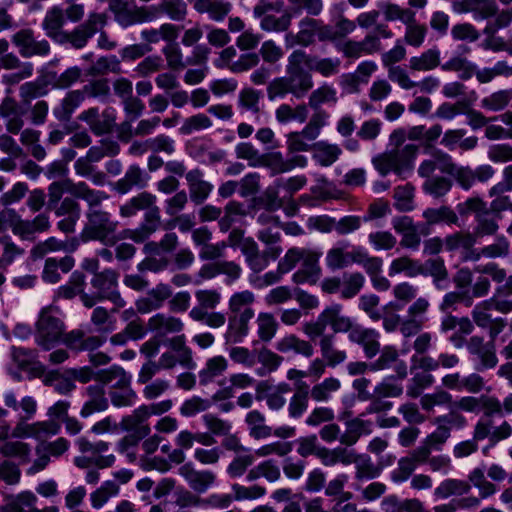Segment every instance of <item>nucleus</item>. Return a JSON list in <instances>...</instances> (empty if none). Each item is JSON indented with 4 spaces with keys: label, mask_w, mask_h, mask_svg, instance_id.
Masks as SVG:
<instances>
[{
    "label": "nucleus",
    "mask_w": 512,
    "mask_h": 512,
    "mask_svg": "<svg viewBox=\"0 0 512 512\" xmlns=\"http://www.w3.org/2000/svg\"><path fill=\"white\" fill-rule=\"evenodd\" d=\"M228 368V361L225 357L219 355L207 360L205 367L200 371L202 382H210L215 377L221 375Z\"/></svg>",
    "instance_id": "4d7b16f0"
},
{
    "label": "nucleus",
    "mask_w": 512,
    "mask_h": 512,
    "mask_svg": "<svg viewBox=\"0 0 512 512\" xmlns=\"http://www.w3.org/2000/svg\"><path fill=\"white\" fill-rule=\"evenodd\" d=\"M189 317L196 322H201L214 329L224 326L227 320L223 312L213 310L202 312V309H191L189 311Z\"/></svg>",
    "instance_id": "8fccbe9b"
},
{
    "label": "nucleus",
    "mask_w": 512,
    "mask_h": 512,
    "mask_svg": "<svg viewBox=\"0 0 512 512\" xmlns=\"http://www.w3.org/2000/svg\"><path fill=\"white\" fill-rule=\"evenodd\" d=\"M317 458H319L321 463L327 467L335 466L337 464L347 466L356 462V454L352 450L342 447L329 449L322 446Z\"/></svg>",
    "instance_id": "393cba45"
},
{
    "label": "nucleus",
    "mask_w": 512,
    "mask_h": 512,
    "mask_svg": "<svg viewBox=\"0 0 512 512\" xmlns=\"http://www.w3.org/2000/svg\"><path fill=\"white\" fill-rule=\"evenodd\" d=\"M67 185L70 194L74 195L77 198L85 200L91 208L93 206H97L104 199L107 198L105 192L90 189L85 182H69L67 183Z\"/></svg>",
    "instance_id": "c9c22d12"
},
{
    "label": "nucleus",
    "mask_w": 512,
    "mask_h": 512,
    "mask_svg": "<svg viewBox=\"0 0 512 512\" xmlns=\"http://www.w3.org/2000/svg\"><path fill=\"white\" fill-rule=\"evenodd\" d=\"M422 216L428 225H435L439 223L451 225L458 222L457 214L448 206L427 208L423 211Z\"/></svg>",
    "instance_id": "a19ab883"
},
{
    "label": "nucleus",
    "mask_w": 512,
    "mask_h": 512,
    "mask_svg": "<svg viewBox=\"0 0 512 512\" xmlns=\"http://www.w3.org/2000/svg\"><path fill=\"white\" fill-rule=\"evenodd\" d=\"M439 170L453 176L464 190H469L475 184L474 170L469 166L456 165L450 155H441Z\"/></svg>",
    "instance_id": "f3484780"
},
{
    "label": "nucleus",
    "mask_w": 512,
    "mask_h": 512,
    "mask_svg": "<svg viewBox=\"0 0 512 512\" xmlns=\"http://www.w3.org/2000/svg\"><path fill=\"white\" fill-rule=\"evenodd\" d=\"M440 52L436 49H429L420 56L411 57L409 67L413 71H429L439 65Z\"/></svg>",
    "instance_id": "49530a36"
},
{
    "label": "nucleus",
    "mask_w": 512,
    "mask_h": 512,
    "mask_svg": "<svg viewBox=\"0 0 512 512\" xmlns=\"http://www.w3.org/2000/svg\"><path fill=\"white\" fill-rule=\"evenodd\" d=\"M275 348L278 352L287 354L295 353L304 357H311L314 353L312 344L304 339L299 338L295 334H286L275 343Z\"/></svg>",
    "instance_id": "5701e85b"
},
{
    "label": "nucleus",
    "mask_w": 512,
    "mask_h": 512,
    "mask_svg": "<svg viewBox=\"0 0 512 512\" xmlns=\"http://www.w3.org/2000/svg\"><path fill=\"white\" fill-rule=\"evenodd\" d=\"M257 335L263 342H270L278 331V322L270 312H259L256 317Z\"/></svg>",
    "instance_id": "58836bf2"
},
{
    "label": "nucleus",
    "mask_w": 512,
    "mask_h": 512,
    "mask_svg": "<svg viewBox=\"0 0 512 512\" xmlns=\"http://www.w3.org/2000/svg\"><path fill=\"white\" fill-rule=\"evenodd\" d=\"M339 52L346 58L358 59L372 55L381 50V42L375 35H366L362 40H346L337 46Z\"/></svg>",
    "instance_id": "1a4fd4ad"
},
{
    "label": "nucleus",
    "mask_w": 512,
    "mask_h": 512,
    "mask_svg": "<svg viewBox=\"0 0 512 512\" xmlns=\"http://www.w3.org/2000/svg\"><path fill=\"white\" fill-rule=\"evenodd\" d=\"M91 323L104 333H110L116 329V320L104 307H96L92 311Z\"/></svg>",
    "instance_id": "774afa93"
},
{
    "label": "nucleus",
    "mask_w": 512,
    "mask_h": 512,
    "mask_svg": "<svg viewBox=\"0 0 512 512\" xmlns=\"http://www.w3.org/2000/svg\"><path fill=\"white\" fill-rule=\"evenodd\" d=\"M321 256L322 252L318 249L292 247L280 259V267L282 271L290 272L300 263L299 269L292 276L293 282L316 284L322 276L319 264Z\"/></svg>",
    "instance_id": "f257e3e1"
},
{
    "label": "nucleus",
    "mask_w": 512,
    "mask_h": 512,
    "mask_svg": "<svg viewBox=\"0 0 512 512\" xmlns=\"http://www.w3.org/2000/svg\"><path fill=\"white\" fill-rule=\"evenodd\" d=\"M11 357L19 369L34 377L44 372V367L41 362L37 360V354L33 350L22 347H12Z\"/></svg>",
    "instance_id": "412c9836"
},
{
    "label": "nucleus",
    "mask_w": 512,
    "mask_h": 512,
    "mask_svg": "<svg viewBox=\"0 0 512 512\" xmlns=\"http://www.w3.org/2000/svg\"><path fill=\"white\" fill-rule=\"evenodd\" d=\"M334 343V335L323 336L319 341L321 355L330 367H335L343 363L347 358L346 352L344 350L337 349Z\"/></svg>",
    "instance_id": "473e14b6"
},
{
    "label": "nucleus",
    "mask_w": 512,
    "mask_h": 512,
    "mask_svg": "<svg viewBox=\"0 0 512 512\" xmlns=\"http://www.w3.org/2000/svg\"><path fill=\"white\" fill-rule=\"evenodd\" d=\"M104 23L105 16L103 14H91L83 25L79 26L71 34H68L65 37L73 47L78 49L83 48L88 39L97 33L99 29L103 27Z\"/></svg>",
    "instance_id": "ddd939ff"
},
{
    "label": "nucleus",
    "mask_w": 512,
    "mask_h": 512,
    "mask_svg": "<svg viewBox=\"0 0 512 512\" xmlns=\"http://www.w3.org/2000/svg\"><path fill=\"white\" fill-rule=\"evenodd\" d=\"M309 405V386L300 381L296 384V391L288 403V414L293 419L301 418L307 411Z\"/></svg>",
    "instance_id": "cd10ccee"
},
{
    "label": "nucleus",
    "mask_w": 512,
    "mask_h": 512,
    "mask_svg": "<svg viewBox=\"0 0 512 512\" xmlns=\"http://www.w3.org/2000/svg\"><path fill=\"white\" fill-rule=\"evenodd\" d=\"M194 9L201 14H208L216 22H222L232 10V4L225 0H196Z\"/></svg>",
    "instance_id": "b1692460"
},
{
    "label": "nucleus",
    "mask_w": 512,
    "mask_h": 512,
    "mask_svg": "<svg viewBox=\"0 0 512 512\" xmlns=\"http://www.w3.org/2000/svg\"><path fill=\"white\" fill-rule=\"evenodd\" d=\"M146 184V178L139 166L131 165L126 171L124 177L117 183L121 193L128 192L132 187H143Z\"/></svg>",
    "instance_id": "6e6d98bb"
},
{
    "label": "nucleus",
    "mask_w": 512,
    "mask_h": 512,
    "mask_svg": "<svg viewBox=\"0 0 512 512\" xmlns=\"http://www.w3.org/2000/svg\"><path fill=\"white\" fill-rule=\"evenodd\" d=\"M380 13L383 14L386 21H401L402 23H408L415 18V12L410 9H404L398 4L384 1L377 4Z\"/></svg>",
    "instance_id": "ea45409f"
},
{
    "label": "nucleus",
    "mask_w": 512,
    "mask_h": 512,
    "mask_svg": "<svg viewBox=\"0 0 512 512\" xmlns=\"http://www.w3.org/2000/svg\"><path fill=\"white\" fill-rule=\"evenodd\" d=\"M245 422L249 435L254 439H265L272 436V428L265 424V416L258 410H251L246 414Z\"/></svg>",
    "instance_id": "72a5a7b5"
},
{
    "label": "nucleus",
    "mask_w": 512,
    "mask_h": 512,
    "mask_svg": "<svg viewBox=\"0 0 512 512\" xmlns=\"http://www.w3.org/2000/svg\"><path fill=\"white\" fill-rule=\"evenodd\" d=\"M442 70L457 72L462 80H468L474 75L476 65L466 58L453 57L442 65Z\"/></svg>",
    "instance_id": "13d9d810"
},
{
    "label": "nucleus",
    "mask_w": 512,
    "mask_h": 512,
    "mask_svg": "<svg viewBox=\"0 0 512 512\" xmlns=\"http://www.w3.org/2000/svg\"><path fill=\"white\" fill-rule=\"evenodd\" d=\"M424 269L418 260H414L408 256H401L393 259L388 267V275L394 277L398 274H404L413 278L423 274Z\"/></svg>",
    "instance_id": "2f4dec72"
},
{
    "label": "nucleus",
    "mask_w": 512,
    "mask_h": 512,
    "mask_svg": "<svg viewBox=\"0 0 512 512\" xmlns=\"http://www.w3.org/2000/svg\"><path fill=\"white\" fill-rule=\"evenodd\" d=\"M96 378L103 384H110V390L131 387L132 376L120 366L101 370Z\"/></svg>",
    "instance_id": "bb28decb"
},
{
    "label": "nucleus",
    "mask_w": 512,
    "mask_h": 512,
    "mask_svg": "<svg viewBox=\"0 0 512 512\" xmlns=\"http://www.w3.org/2000/svg\"><path fill=\"white\" fill-rule=\"evenodd\" d=\"M341 304L333 303L326 306L319 314L325 328L330 327L334 333H348L353 322L350 317L342 313Z\"/></svg>",
    "instance_id": "2eb2a0df"
},
{
    "label": "nucleus",
    "mask_w": 512,
    "mask_h": 512,
    "mask_svg": "<svg viewBox=\"0 0 512 512\" xmlns=\"http://www.w3.org/2000/svg\"><path fill=\"white\" fill-rule=\"evenodd\" d=\"M340 388L341 382L338 378H325L322 382L312 387L311 397L317 402H327L331 399L332 394Z\"/></svg>",
    "instance_id": "a18cd8bd"
},
{
    "label": "nucleus",
    "mask_w": 512,
    "mask_h": 512,
    "mask_svg": "<svg viewBox=\"0 0 512 512\" xmlns=\"http://www.w3.org/2000/svg\"><path fill=\"white\" fill-rule=\"evenodd\" d=\"M306 65L310 70L316 71L324 77H329L339 72L340 60L338 58H316L306 55Z\"/></svg>",
    "instance_id": "37998d69"
},
{
    "label": "nucleus",
    "mask_w": 512,
    "mask_h": 512,
    "mask_svg": "<svg viewBox=\"0 0 512 512\" xmlns=\"http://www.w3.org/2000/svg\"><path fill=\"white\" fill-rule=\"evenodd\" d=\"M361 247L360 245H352L347 240L336 242L326 252L325 264L327 268L331 271H336L356 264Z\"/></svg>",
    "instance_id": "423d86ee"
},
{
    "label": "nucleus",
    "mask_w": 512,
    "mask_h": 512,
    "mask_svg": "<svg viewBox=\"0 0 512 512\" xmlns=\"http://www.w3.org/2000/svg\"><path fill=\"white\" fill-rule=\"evenodd\" d=\"M467 8L464 12L473 11L475 20H483L493 16L497 11L495 0H464Z\"/></svg>",
    "instance_id": "603ef678"
},
{
    "label": "nucleus",
    "mask_w": 512,
    "mask_h": 512,
    "mask_svg": "<svg viewBox=\"0 0 512 512\" xmlns=\"http://www.w3.org/2000/svg\"><path fill=\"white\" fill-rule=\"evenodd\" d=\"M337 99L336 89L331 85L324 84L311 93L308 103L311 108L317 109L323 104L334 105Z\"/></svg>",
    "instance_id": "5fc2aeb1"
},
{
    "label": "nucleus",
    "mask_w": 512,
    "mask_h": 512,
    "mask_svg": "<svg viewBox=\"0 0 512 512\" xmlns=\"http://www.w3.org/2000/svg\"><path fill=\"white\" fill-rule=\"evenodd\" d=\"M470 489L471 485L465 480L447 478L434 489L433 496L435 500H445L451 496L468 494Z\"/></svg>",
    "instance_id": "a878e982"
},
{
    "label": "nucleus",
    "mask_w": 512,
    "mask_h": 512,
    "mask_svg": "<svg viewBox=\"0 0 512 512\" xmlns=\"http://www.w3.org/2000/svg\"><path fill=\"white\" fill-rule=\"evenodd\" d=\"M179 474L185 479L190 488L197 493H205L216 483V474L210 470H196L187 463L179 468Z\"/></svg>",
    "instance_id": "9b49d317"
},
{
    "label": "nucleus",
    "mask_w": 512,
    "mask_h": 512,
    "mask_svg": "<svg viewBox=\"0 0 512 512\" xmlns=\"http://www.w3.org/2000/svg\"><path fill=\"white\" fill-rule=\"evenodd\" d=\"M37 497L31 491H22L21 493L8 498L9 512H32L36 510Z\"/></svg>",
    "instance_id": "09e8293b"
},
{
    "label": "nucleus",
    "mask_w": 512,
    "mask_h": 512,
    "mask_svg": "<svg viewBox=\"0 0 512 512\" xmlns=\"http://www.w3.org/2000/svg\"><path fill=\"white\" fill-rule=\"evenodd\" d=\"M469 349L479 357L484 368H493L497 365L498 359L493 347L483 346L481 338L472 337Z\"/></svg>",
    "instance_id": "3c124183"
},
{
    "label": "nucleus",
    "mask_w": 512,
    "mask_h": 512,
    "mask_svg": "<svg viewBox=\"0 0 512 512\" xmlns=\"http://www.w3.org/2000/svg\"><path fill=\"white\" fill-rule=\"evenodd\" d=\"M368 242L376 251L391 250L397 244V238L389 231L378 230L369 233Z\"/></svg>",
    "instance_id": "69168bd1"
},
{
    "label": "nucleus",
    "mask_w": 512,
    "mask_h": 512,
    "mask_svg": "<svg viewBox=\"0 0 512 512\" xmlns=\"http://www.w3.org/2000/svg\"><path fill=\"white\" fill-rule=\"evenodd\" d=\"M0 452L6 457L18 459L23 464L30 460L31 447L22 441H7L1 446Z\"/></svg>",
    "instance_id": "864d4df0"
},
{
    "label": "nucleus",
    "mask_w": 512,
    "mask_h": 512,
    "mask_svg": "<svg viewBox=\"0 0 512 512\" xmlns=\"http://www.w3.org/2000/svg\"><path fill=\"white\" fill-rule=\"evenodd\" d=\"M88 223L81 233L84 242L97 240L104 245H114L117 241L115 231L118 222L111 218L108 212L99 209H90L87 214Z\"/></svg>",
    "instance_id": "f03ea898"
},
{
    "label": "nucleus",
    "mask_w": 512,
    "mask_h": 512,
    "mask_svg": "<svg viewBox=\"0 0 512 512\" xmlns=\"http://www.w3.org/2000/svg\"><path fill=\"white\" fill-rule=\"evenodd\" d=\"M341 154L342 149L338 144L319 141L313 145V159L323 167H329L334 164Z\"/></svg>",
    "instance_id": "7c9ffc66"
},
{
    "label": "nucleus",
    "mask_w": 512,
    "mask_h": 512,
    "mask_svg": "<svg viewBox=\"0 0 512 512\" xmlns=\"http://www.w3.org/2000/svg\"><path fill=\"white\" fill-rule=\"evenodd\" d=\"M58 309L44 308L37 321L36 342L45 350H49L56 343L64 332V324Z\"/></svg>",
    "instance_id": "7ed1b4c3"
},
{
    "label": "nucleus",
    "mask_w": 512,
    "mask_h": 512,
    "mask_svg": "<svg viewBox=\"0 0 512 512\" xmlns=\"http://www.w3.org/2000/svg\"><path fill=\"white\" fill-rule=\"evenodd\" d=\"M418 148L416 145L408 144L400 150L393 151L394 173L401 179L408 178L414 169Z\"/></svg>",
    "instance_id": "aec40b11"
},
{
    "label": "nucleus",
    "mask_w": 512,
    "mask_h": 512,
    "mask_svg": "<svg viewBox=\"0 0 512 512\" xmlns=\"http://www.w3.org/2000/svg\"><path fill=\"white\" fill-rule=\"evenodd\" d=\"M256 296L250 290L233 293L228 300L229 316L254 318L253 304Z\"/></svg>",
    "instance_id": "a211bd4d"
},
{
    "label": "nucleus",
    "mask_w": 512,
    "mask_h": 512,
    "mask_svg": "<svg viewBox=\"0 0 512 512\" xmlns=\"http://www.w3.org/2000/svg\"><path fill=\"white\" fill-rule=\"evenodd\" d=\"M12 42L18 47L19 53L23 57L45 56L50 51L49 43L46 40H35L30 29H22L15 33Z\"/></svg>",
    "instance_id": "9d476101"
},
{
    "label": "nucleus",
    "mask_w": 512,
    "mask_h": 512,
    "mask_svg": "<svg viewBox=\"0 0 512 512\" xmlns=\"http://www.w3.org/2000/svg\"><path fill=\"white\" fill-rule=\"evenodd\" d=\"M197 306L192 309H202V312L214 310L222 301L219 289H199L195 291Z\"/></svg>",
    "instance_id": "de8ad7c7"
},
{
    "label": "nucleus",
    "mask_w": 512,
    "mask_h": 512,
    "mask_svg": "<svg viewBox=\"0 0 512 512\" xmlns=\"http://www.w3.org/2000/svg\"><path fill=\"white\" fill-rule=\"evenodd\" d=\"M318 20L304 18L299 24V32L296 35L297 43L303 46L312 44L317 38Z\"/></svg>",
    "instance_id": "338daca9"
},
{
    "label": "nucleus",
    "mask_w": 512,
    "mask_h": 512,
    "mask_svg": "<svg viewBox=\"0 0 512 512\" xmlns=\"http://www.w3.org/2000/svg\"><path fill=\"white\" fill-rule=\"evenodd\" d=\"M365 277L360 272L345 273L341 280L340 297L342 299H351L355 297L363 288Z\"/></svg>",
    "instance_id": "79ce46f5"
},
{
    "label": "nucleus",
    "mask_w": 512,
    "mask_h": 512,
    "mask_svg": "<svg viewBox=\"0 0 512 512\" xmlns=\"http://www.w3.org/2000/svg\"><path fill=\"white\" fill-rule=\"evenodd\" d=\"M155 202V195L148 192H142L120 207V215L122 217H132L140 210L149 209L155 204Z\"/></svg>",
    "instance_id": "e433bc0d"
},
{
    "label": "nucleus",
    "mask_w": 512,
    "mask_h": 512,
    "mask_svg": "<svg viewBox=\"0 0 512 512\" xmlns=\"http://www.w3.org/2000/svg\"><path fill=\"white\" fill-rule=\"evenodd\" d=\"M253 318L247 317H228V325L225 332V340L227 343H242L250 332V321Z\"/></svg>",
    "instance_id": "c756f323"
},
{
    "label": "nucleus",
    "mask_w": 512,
    "mask_h": 512,
    "mask_svg": "<svg viewBox=\"0 0 512 512\" xmlns=\"http://www.w3.org/2000/svg\"><path fill=\"white\" fill-rule=\"evenodd\" d=\"M451 187L452 182L448 178L433 176L426 179L423 183L422 189L426 194L434 198H440L445 196L451 190Z\"/></svg>",
    "instance_id": "bf43d9fd"
},
{
    "label": "nucleus",
    "mask_w": 512,
    "mask_h": 512,
    "mask_svg": "<svg viewBox=\"0 0 512 512\" xmlns=\"http://www.w3.org/2000/svg\"><path fill=\"white\" fill-rule=\"evenodd\" d=\"M512 434V426L507 422H502L499 426L494 427L492 420L488 418H481L477 421L474 431L473 439L476 442L484 439H489L492 444L501 440L507 439Z\"/></svg>",
    "instance_id": "f8f14e48"
},
{
    "label": "nucleus",
    "mask_w": 512,
    "mask_h": 512,
    "mask_svg": "<svg viewBox=\"0 0 512 512\" xmlns=\"http://www.w3.org/2000/svg\"><path fill=\"white\" fill-rule=\"evenodd\" d=\"M414 187L411 184L398 186L394 190L395 208L402 212H408L414 209Z\"/></svg>",
    "instance_id": "680f3d73"
},
{
    "label": "nucleus",
    "mask_w": 512,
    "mask_h": 512,
    "mask_svg": "<svg viewBox=\"0 0 512 512\" xmlns=\"http://www.w3.org/2000/svg\"><path fill=\"white\" fill-rule=\"evenodd\" d=\"M148 329L158 336L180 333L184 329L183 321L166 313H156L148 320Z\"/></svg>",
    "instance_id": "6ab92c4d"
},
{
    "label": "nucleus",
    "mask_w": 512,
    "mask_h": 512,
    "mask_svg": "<svg viewBox=\"0 0 512 512\" xmlns=\"http://www.w3.org/2000/svg\"><path fill=\"white\" fill-rule=\"evenodd\" d=\"M160 225V211L155 204L147 209L144 221L138 228L123 231V238H129L135 242H143L152 235Z\"/></svg>",
    "instance_id": "4468645a"
},
{
    "label": "nucleus",
    "mask_w": 512,
    "mask_h": 512,
    "mask_svg": "<svg viewBox=\"0 0 512 512\" xmlns=\"http://www.w3.org/2000/svg\"><path fill=\"white\" fill-rule=\"evenodd\" d=\"M306 54L302 51H294L288 57L285 76L292 88V94L296 98L303 97L312 87L313 80L309 72L305 71Z\"/></svg>",
    "instance_id": "20e7f679"
},
{
    "label": "nucleus",
    "mask_w": 512,
    "mask_h": 512,
    "mask_svg": "<svg viewBox=\"0 0 512 512\" xmlns=\"http://www.w3.org/2000/svg\"><path fill=\"white\" fill-rule=\"evenodd\" d=\"M493 310V298H489L476 304L471 313L474 323L481 328H487L494 319L491 315Z\"/></svg>",
    "instance_id": "052dcab7"
},
{
    "label": "nucleus",
    "mask_w": 512,
    "mask_h": 512,
    "mask_svg": "<svg viewBox=\"0 0 512 512\" xmlns=\"http://www.w3.org/2000/svg\"><path fill=\"white\" fill-rule=\"evenodd\" d=\"M141 22H150L166 13L172 20H181L186 15V4L182 0H162L158 7H150L141 12Z\"/></svg>",
    "instance_id": "dca6fc26"
},
{
    "label": "nucleus",
    "mask_w": 512,
    "mask_h": 512,
    "mask_svg": "<svg viewBox=\"0 0 512 512\" xmlns=\"http://www.w3.org/2000/svg\"><path fill=\"white\" fill-rule=\"evenodd\" d=\"M348 339L361 346L367 358H373L380 351V333L376 329L353 324L348 332Z\"/></svg>",
    "instance_id": "6e6552de"
},
{
    "label": "nucleus",
    "mask_w": 512,
    "mask_h": 512,
    "mask_svg": "<svg viewBox=\"0 0 512 512\" xmlns=\"http://www.w3.org/2000/svg\"><path fill=\"white\" fill-rule=\"evenodd\" d=\"M152 416L149 405H141L133 410L130 415L122 418L121 425L124 430L138 429L144 426L143 423Z\"/></svg>",
    "instance_id": "e2e57ef3"
},
{
    "label": "nucleus",
    "mask_w": 512,
    "mask_h": 512,
    "mask_svg": "<svg viewBox=\"0 0 512 512\" xmlns=\"http://www.w3.org/2000/svg\"><path fill=\"white\" fill-rule=\"evenodd\" d=\"M186 180L191 198L197 203L204 201L213 189V186L203 179V173L199 169L189 171Z\"/></svg>",
    "instance_id": "c85d7f7f"
},
{
    "label": "nucleus",
    "mask_w": 512,
    "mask_h": 512,
    "mask_svg": "<svg viewBox=\"0 0 512 512\" xmlns=\"http://www.w3.org/2000/svg\"><path fill=\"white\" fill-rule=\"evenodd\" d=\"M512 100V89H502L491 93L481 100V107L488 111H501Z\"/></svg>",
    "instance_id": "c03bdc74"
},
{
    "label": "nucleus",
    "mask_w": 512,
    "mask_h": 512,
    "mask_svg": "<svg viewBox=\"0 0 512 512\" xmlns=\"http://www.w3.org/2000/svg\"><path fill=\"white\" fill-rule=\"evenodd\" d=\"M88 399L81 408L80 416L87 418L94 413L105 411L109 407L104 387L91 385L86 388Z\"/></svg>",
    "instance_id": "4be33fe9"
},
{
    "label": "nucleus",
    "mask_w": 512,
    "mask_h": 512,
    "mask_svg": "<svg viewBox=\"0 0 512 512\" xmlns=\"http://www.w3.org/2000/svg\"><path fill=\"white\" fill-rule=\"evenodd\" d=\"M65 23V15L61 8L54 6L46 12L42 27L48 37L59 39L62 36L61 28Z\"/></svg>",
    "instance_id": "f704fd0d"
},
{
    "label": "nucleus",
    "mask_w": 512,
    "mask_h": 512,
    "mask_svg": "<svg viewBox=\"0 0 512 512\" xmlns=\"http://www.w3.org/2000/svg\"><path fill=\"white\" fill-rule=\"evenodd\" d=\"M91 285L96 290L99 300L107 299L117 308H123L126 305L125 300L117 290L118 274L115 271L106 269L95 273L91 279Z\"/></svg>",
    "instance_id": "0eeeda50"
},
{
    "label": "nucleus",
    "mask_w": 512,
    "mask_h": 512,
    "mask_svg": "<svg viewBox=\"0 0 512 512\" xmlns=\"http://www.w3.org/2000/svg\"><path fill=\"white\" fill-rule=\"evenodd\" d=\"M59 425L52 421H38L27 423L24 418L20 420L11 432V436L16 439L34 438L43 439L58 433ZM10 435L8 425L0 426V440L7 439Z\"/></svg>",
    "instance_id": "39448f33"
},
{
    "label": "nucleus",
    "mask_w": 512,
    "mask_h": 512,
    "mask_svg": "<svg viewBox=\"0 0 512 512\" xmlns=\"http://www.w3.org/2000/svg\"><path fill=\"white\" fill-rule=\"evenodd\" d=\"M416 469L417 466L412 459L407 456L402 457L398 460L397 466L391 471L390 479L396 484H402L412 478Z\"/></svg>",
    "instance_id": "0e129e2a"
},
{
    "label": "nucleus",
    "mask_w": 512,
    "mask_h": 512,
    "mask_svg": "<svg viewBox=\"0 0 512 512\" xmlns=\"http://www.w3.org/2000/svg\"><path fill=\"white\" fill-rule=\"evenodd\" d=\"M83 100L84 95L82 92L78 90L70 91L63 98L60 104L54 108L53 113L55 117L62 121L68 120Z\"/></svg>",
    "instance_id": "4c0bfd02"
}]
</instances>
